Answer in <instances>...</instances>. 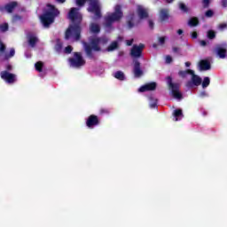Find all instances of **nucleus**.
<instances>
[{"mask_svg":"<svg viewBox=\"0 0 227 227\" xmlns=\"http://www.w3.org/2000/svg\"><path fill=\"white\" fill-rule=\"evenodd\" d=\"M61 47H62L61 43H58L55 49L59 52V51H61Z\"/></svg>","mask_w":227,"mask_h":227,"instance_id":"nucleus-39","label":"nucleus"},{"mask_svg":"<svg viewBox=\"0 0 227 227\" xmlns=\"http://www.w3.org/2000/svg\"><path fill=\"white\" fill-rule=\"evenodd\" d=\"M90 43H83L84 51L90 58H91L93 51L98 52L104 51L107 45L109 39L107 37H90Z\"/></svg>","mask_w":227,"mask_h":227,"instance_id":"nucleus-2","label":"nucleus"},{"mask_svg":"<svg viewBox=\"0 0 227 227\" xmlns=\"http://www.w3.org/2000/svg\"><path fill=\"white\" fill-rule=\"evenodd\" d=\"M159 17L161 22L168 20L169 19V11H168V9L160 10Z\"/></svg>","mask_w":227,"mask_h":227,"instance_id":"nucleus-15","label":"nucleus"},{"mask_svg":"<svg viewBox=\"0 0 227 227\" xmlns=\"http://www.w3.org/2000/svg\"><path fill=\"white\" fill-rule=\"evenodd\" d=\"M168 40V36H160L158 37V45L164 47L166 45V41Z\"/></svg>","mask_w":227,"mask_h":227,"instance_id":"nucleus-24","label":"nucleus"},{"mask_svg":"<svg viewBox=\"0 0 227 227\" xmlns=\"http://www.w3.org/2000/svg\"><path fill=\"white\" fill-rule=\"evenodd\" d=\"M175 121H178L184 118V114L182 113V109L175 110L173 113Z\"/></svg>","mask_w":227,"mask_h":227,"instance_id":"nucleus-19","label":"nucleus"},{"mask_svg":"<svg viewBox=\"0 0 227 227\" xmlns=\"http://www.w3.org/2000/svg\"><path fill=\"white\" fill-rule=\"evenodd\" d=\"M0 31H2V33L8 31V23H4L3 25H0Z\"/></svg>","mask_w":227,"mask_h":227,"instance_id":"nucleus-28","label":"nucleus"},{"mask_svg":"<svg viewBox=\"0 0 227 227\" xmlns=\"http://www.w3.org/2000/svg\"><path fill=\"white\" fill-rule=\"evenodd\" d=\"M134 42V40H129V41H127V45H129V46H130V45H132V43Z\"/></svg>","mask_w":227,"mask_h":227,"instance_id":"nucleus-42","label":"nucleus"},{"mask_svg":"<svg viewBox=\"0 0 227 227\" xmlns=\"http://www.w3.org/2000/svg\"><path fill=\"white\" fill-rule=\"evenodd\" d=\"M4 49H6V47L4 46V44H3L2 43H0V52H4Z\"/></svg>","mask_w":227,"mask_h":227,"instance_id":"nucleus-40","label":"nucleus"},{"mask_svg":"<svg viewBox=\"0 0 227 227\" xmlns=\"http://www.w3.org/2000/svg\"><path fill=\"white\" fill-rule=\"evenodd\" d=\"M17 5H18L17 2L10 3L7 5H5L4 10L8 13H12L13 12V9L16 8Z\"/></svg>","mask_w":227,"mask_h":227,"instance_id":"nucleus-20","label":"nucleus"},{"mask_svg":"<svg viewBox=\"0 0 227 227\" xmlns=\"http://www.w3.org/2000/svg\"><path fill=\"white\" fill-rule=\"evenodd\" d=\"M148 24H149V27H153V21L149 20V21H148Z\"/></svg>","mask_w":227,"mask_h":227,"instance_id":"nucleus-44","label":"nucleus"},{"mask_svg":"<svg viewBox=\"0 0 227 227\" xmlns=\"http://www.w3.org/2000/svg\"><path fill=\"white\" fill-rule=\"evenodd\" d=\"M35 70H37V72H42V68H43V62L39 61V62L35 63Z\"/></svg>","mask_w":227,"mask_h":227,"instance_id":"nucleus-25","label":"nucleus"},{"mask_svg":"<svg viewBox=\"0 0 227 227\" xmlns=\"http://www.w3.org/2000/svg\"><path fill=\"white\" fill-rule=\"evenodd\" d=\"M179 8H180V10H182L183 12H187V6H185V4H179Z\"/></svg>","mask_w":227,"mask_h":227,"instance_id":"nucleus-37","label":"nucleus"},{"mask_svg":"<svg viewBox=\"0 0 227 227\" xmlns=\"http://www.w3.org/2000/svg\"><path fill=\"white\" fill-rule=\"evenodd\" d=\"M7 70H12V66H7Z\"/></svg>","mask_w":227,"mask_h":227,"instance_id":"nucleus-48","label":"nucleus"},{"mask_svg":"<svg viewBox=\"0 0 227 227\" xmlns=\"http://www.w3.org/2000/svg\"><path fill=\"white\" fill-rule=\"evenodd\" d=\"M153 47L154 48V49H157V44H153Z\"/></svg>","mask_w":227,"mask_h":227,"instance_id":"nucleus-50","label":"nucleus"},{"mask_svg":"<svg viewBox=\"0 0 227 227\" xmlns=\"http://www.w3.org/2000/svg\"><path fill=\"white\" fill-rule=\"evenodd\" d=\"M66 0H57L58 3H65Z\"/></svg>","mask_w":227,"mask_h":227,"instance_id":"nucleus-47","label":"nucleus"},{"mask_svg":"<svg viewBox=\"0 0 227 227\" xmlns=\"http://www.w3.org/2000/svg\"><path fill=\"white\" fill-rule=\"evenodd\" d=\"M59 15V11L52 4H47L43 13L40 16L41 22L44 27H49L54 19Z\"/></svg>","mask_w":227,"mask_h":227,"instance_id":"nucleus-3","label":"nucleus"},{"mask_svg":"<svg viewBox=\"0 0 227 227\" xmlns=\"http://www.w3.org/2000/svg\"><path fill=\"white\" fill-rule=\"evenodd\" d=\"M199 20H198V18H192L190 20H189V24L191 26H198L199 24Z\"/></svg>","mask_w":227,"mask_h":227,"instance_id":"nucleus-27","label":"nucleus"},{"mask_svg":"<svg viewBox=\"0 0 227 227\" xmlns=\"http://www.w3.org/2000/svg\"><path fill=\"white\" fill-rule=\"evenodd\" d=\"M177 35H184V30H182V29H178L177 30Z\"/></svg>","mask_w":227,"mask_h":227,"instance_id":"nucleus-45","label":"nucleus"},{"mask_svg":"<svg viewBox=\"0 0 227 227\" xmlns=\"http://www.w3.org/2000/svg\"><path fill=\"white\" fill-rule=\"evenodd\" d=\"M202 3H203L204 8H207L208 4L212 3V0H203Z\"/></svg>","mask_w":227,"mask_h":227,"instance_id":"nucleus-33","label":"nucleus"},{"mask_svg":"<svg viewBox=\"0 0 227 227\" xmlns=\"http://www.w3.org/2000/svg\"><path fill=\"white\" fill-rule=\"evenodd\" d=\"M207 36H208V38H210L211 40L213 39V38H215V32H214V31H208V33H207Z\"/></svg>","mask_w":227,"mask_h":227,"instance_id":"nucleus-32","label":"nucleus"},{"mask_svg":"<svg viewBox=\"0 0 227 227\" xmlns=\"http://www.w3.org/2000/svg\"><path fill=\"white\" fill-rule=\"evenodd\" d=\"M95 125H98V118L97 115H90L87 121V127H89V129H93Z\"/></svg>","mask_w":227,"mask_h":227,"instance_id":"nucleus-14","label":"nucleus"},{"mask_svg":"<svg viewBox=\"0 0 227 227\" xmlns=\"http://www.w3.org/2000/svg\"><path fill=\"white\" fill-rule=\"evenodd\" d=\"M191 69H187V70H185V71H180L179 72V75L181 76V77H185L187 74H189V71H190Z\"/></svg>","mask_w":227,"mask_h":227,"instance_id":"nucleus-31","label":"nucleus"},{"mask_svg":"<svg viewBox=\"0 0 227 227\" xmlns=\"http://www.w3.org/2000/svg\"><path fill=\"white\" fill-rule=\"evenodd\" d=\"M199 69L201 71L210 70V62L207 60H200L199 62Z\"/></svg>","mask_w":227,"mask_h":227,"instance_id":"nucleus-16","label":"nucleus"},{"mask_svg":"<svg viewBox=\"0 0 227 227\" xmlns=\"http://www.w3.org/2000/svg\"><path fill=\"white\" fill-rule=\"evenodd\" d=\"M189 75H192V82L187 83V86L191 87L192 86H200L201 84V77L198 76L197 74H194L192 70L188 71Z\"/></svg>","mask_w":227,"mask_h":227,"instance_id":"nucleus-11","label":"nucleus"},{"mask_svg":"<svg viewBox=\"0 0 227 227\" xmlns=\"http://www.w3.org/2000/svg\"><path fill=\"white\" fill-rule=\"evenodd\" d=\"M214 16V12L209 10L206 12V17H213Z\"/></svg>","mask_w":227,"mask_h":227,"instance_id":"nucleus-38","label":"nucleus"},{"mask_svg":"<svg viewBox=\"0 0 227 227\" xmlns=\"http://www.w3.org/2000/svg\"><path fill=\"white\" fill-rule=\"evenodd\" d=\"M68 20L72 21V24L66 32V38L67 40L71 38L73 42H75L81 38L80 24L82 20V14H81L78 8L73 7L68 12Z\"/></svg>","mask_w":227,"mask_h":227,"instance_id":"nucleus-1","label":"nucleus"},{"mask_svg":"<svg viewBox=\"0 0 227 227\" xmlns=\"http://www.w3.org/2000/svg\"><path fill=\"white\" fill-rule=\"evenodd\" d=\"M200 45L202 47H205L207 45V42L206 41H200Z\"/></svg>","mask_w":227,"mask_h":227,"instance_id":"nucleus-43","label":"nucleus"},{"mask_svg":"<svg viewBox=\"0 0 227 227\" xmlns=\"http://www.w3.org/2000/svg\"><path fill=\"white\" fill-rule=\"evenodd\" d=\"M123 19V12H121V6L115 5L114 12H108L105 18V26L109 27L114 22H119Z\"/></svg>","mask_w":227,"mask_h":227,"instance_id":"nucleus-6","label":"nucleus"},{"mask_svg":"<svg viewBox=\"0 0 227 227\" xmlns=\"http://www.w3.org/2000/svg\"><path fill=\"white\" fill-rule=\"evenodd\" d=\"M1 78L5 81V82H8V84H13L15 81H17V75L8 72V71H3L0 73Z\"/></svg>","mask_w":227,"mask_h":227,"instance_id":"nucleus-9","label":"nucleus"},{"mask_svg":"<svg viewBox=\"0 0 227 227\" xmlns=\"http://www.w3.org/2000/svg\"><path fill=\"white\" fill-rule=\"evenodd\" d=\"M86 1L89 3L88 12L92 13L95 19H100V4H98V0H76L75 3L77 6H84Z\"/></svg>","mask_w":227,"mask_h":227,"instance_id":"nucleus-5","label":"nucleus"},{"mask_svg":"<svg viewBox=\"0 0 227 227\" xmlns=\"http://www.w3.org/2000/svg\"><path fill=\"white\" fill-rule=\"evenodd\" d=\"M167 3H173L174 0H165Z\"/></svg>","mask_w":227,"mask_h":227,"instance_id":"nucleus-49","label":"nucleus"},{"mask_svg":"<svg viewBox=\"0 0 227 227\" xmlns=\"http://www.w3.org/2000/svg\"><path fill=\"white\" fill-rule=\"evenodd\" d=\"M137 13L138 17L136 16V14H129L128 16V27H134V26H137L139 24L140 20H143V19H147L148 17V9L145 8L143 5H137Z\"/></svg>","mask_w":227,"mask_h":227,"instance_id":"nucleus-4","label":"nucleus"},{"mask_svg":"<svg viewBox=\"0 0 227 227\" xmlns=\"http://www.w3.org/2000/svg\"><path fill=\"white\" fill-rule=\"evenodd\" d=\"M165 61H166L167 65H169V63L173 62V59L171 58V56H167L165 58Z\"/></svg>","mask_w":227,"mask_h":227,"instance_id":"nucleus-34","label":"nucleus"},{"mask_svg":"<svg viewBox=\"0 0 227 227\" xmlns=\"http://www.w3.org/2000/svg\"><path fill=\"white\" fill-rule=\"evenodd\" d=\"M145 44L140 43L139 45H134L131 49L130 54L133 58H141Z\"/></svg>","mask_w":227,"mask_h":227,"instance_id":"nucleus-10","label":"nucleus"},{"mask_svg":"<svg viewBox=\"0 0 227 227\" xmlns=\"http://www.w3.org/2000/svg\"><path fill=\"white\" fill-rule=\"evenodd\" d=\"M115 79H118L119 81H125V74L121 71H117L114 73Z\"/></svg>","mask_w":227,"mask_h":227,"instance_id":"nucleus-23","label":"nucleus"},{"mask_svg":"<svg viewBox=\"0 0 227 227\" xmlns=\"http://www.w3.org/2000/svg\"><path fill=\"white\" fill-rule=\"evenodd\" d=\"M210 84V78L205 77L202 82V88H207V86Z\"/></svg>","mask_w":227,"mask_h":227,"instance_id":"nucleus-26","label":"nucleus"},{"mask_svg":"<svg viewBox=\"0 0 227 227\" xmlns=\"http://www.w3.org/2000/svg\"><path fill=\"white\" fill-rule=\"evenodd\" d=\"M185 67H191V62H185Z\"/></svg>","mask_w":227,"mask_h":227,"instance_id":"nucleus-46","label":"nucleus"},{"mask_svg":"<svg viewBox=\"0 0 227 227\" xmlns=\"http://www.w3.org/2000/svg\"><path fill=\"white\" fill-rule=\"evenodd\" d=\"M72 51H74V49L72 48V46H67L65 49V52L66 54H70V52H72Z\"/></svg>","mask_w":227,"mask_h":227,"instance_id":"nucleus-35","label":"nucleus"},{"mask_svg":"<svg viewBox=\"0 0 227 227\" xmlns=\"http://www.w3.org/2000/svg\"><path fill=\"white\" fill-rule=\"evenodd\" d=\"M226 27H227L226 23H221V24L218 25L219 31H224V29H226Z\"/></svg>","mask_w":227,"mask_h":227,"instance_id":"nucleus-29","label":"nucleus"},{"mask_svg":"<svg viewBox=\"0 0 227 227\" xmlns=\"http://www.w3.org/2000/svg\"><path fill=\"white\" fill-rule=\"evenodd\" d=\"M192 38H198V33L192 32Z\"/></svg>","mask_w":227,"mask_h":227,"instance_id":"nucleus-41","label":"nucleus"},{"mask_svg":"<svg viewBox=\"0 0 227 227\" xmlns=\"http://www.w3.org/2000/svg\"><path fill=\"white\" fill-rule=\"evenodd\" d=\"M150 100H151V102H150V107H151L152 109H153V107H155V106H157V99L151 98Z\"/></svg>","mask_w":227,"mask_h":227,"instance_id":"nucleus-30","label":"nucleus"},{"mask_svg":"<svg viewBox=\"0 0 227 227\" xmlns=\"http://www.w3.org/2000/svg\"><path fill=\"white\" fill-rule=\"evenodd\" d=\"M139 61L136 60L134 63V74L136 77H141L143 75V71L139 68Z\"/></svg>","mask_w":227,"mask_h":227,"instance_id":"nucleus-18","label":"nucleus"},{"mask_svg":"<svg viewBox=\"0 0 227 227\" xmlns=\"http://www.w3.org/2000/svg\"><path fill=\"white\" fill-rule=\"evenodd\" d=\"M38 42V38L35 35H29L28 36V43L31 47H35V43Z\"/></svg>","mask_w":227,"mask_h":227,"instance_id":"nucleus-22","label":"nucleus"},{"mask_svg":"<svg viewBox=\"0 0 227 227\" xmlns=\"http://www.w3.org/2000/svg\"><path fill=\"white\" fill-rule=\"evenodd\" d=\"M155 88H157V83H155V82L146 83L145 85L140 87L138 89V91L140 93H143L145 91H153V90H155Z\"/></svg>","mask_w":227,"mask_h":227,"instance_id":"nucleus-12","label":"nucleus"},{"mask_svg":"<svg viewBox=\"0 0 227 227\" xmlns=\"http://www.w3.org/2000/svg\"><path fill=\"white\" fill-rule=\"evenodd\" d=\"M118 49V42H113L106 49L108 52H113V51H116Z\"/></svg>","mask_w":227,"mask_h":227,"instance_id":"nucleus-21","label":"nucleus"},{"mask_svg":"<svg viewBox=\"0 0 227 227\" xmlns=\"http://www.w3.org/2000/svg\"><path fill=\"white\" fill-rule=\"evenodd\" d=\"M215 52H216V56H218V58H221L222 59H224V58H226V49L225 48L218 46L215 49Z\"/></svg>","mask_w":227,"mask_h":227,"instance_id":"nucleus-17","label":"nucleus"},{"mask_svg":"<svg viewBox=\"0 0 227 227\" xmlns=\"http://www.w3.org/2000/svg\"><path fill=\"white\" fill-rule=\"evenodd\" d=\"M15 56V50L11 49L9 55H7V58H13Z\"/></svg>","mask_w":227,"mask_h":227,"instance_id":"nucleus-36","label":"nucleus"},{"mask_svg":"<svg viewBox=\"0 0 227 227\" xmlns=\"http://www.w3.org/2000/svg\"><path fill=\"white\" fill-rule=\"evenodd\" d=\"M167 81L169 86V90H171V97L176 98V100H182V93H180V90H178V85L171 82V77L169 76L167 78Z\"/></svg>","mask_w":227,"mask_h":227,"instance_id":"nucleus-8","label":"nucleus"},{"mask_svg":"<svg viewBox=\"0 0 227 227\" xmlns=\"http://www.w3.org/2000/svg\"><path fill=\"white\" fill-rule=\"evenodd\" d=\"M89 31L92 35H98L100 33V25L97 22H92L90 24Z\"/></svg>","mask_w":227,"mask_h":227,"instance_id":"nucleus-13","label":"nucleus"},{"mask_svg":"<svg viewBox=\"0 0 227 227\" xmlns=\"http://www.w3.org/2000/svg\"><path fill=\"white\" fill-rule=\"evenodd\" d=\"M69 64L73 68H81V67H84V65H86V61L82 59V55H81V53L76 52L73 59H69Z\"/></svg>","mask_w":227,"mask_h":227,"instance_id":"nucleus-7","label":"nucleus"}]
</instances>
